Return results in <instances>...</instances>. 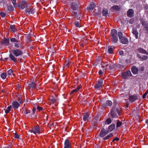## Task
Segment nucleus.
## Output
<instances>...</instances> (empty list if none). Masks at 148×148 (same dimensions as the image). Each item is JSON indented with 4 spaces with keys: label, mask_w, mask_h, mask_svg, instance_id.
<instances>
[{
    "label": "nucleus",
    "mask_w": 148,
    "mask_h": 148,
    "mask_svg": "<svg viewBox=\"0 0 148 148\" xmlns=\"http://www.w3.org/2000/svg\"><path fill=\"white\" fill-rule=\"evenodd\" d=\"M23 55L22 51L19 49H12L11 50V53L9 55V57L11 60L14 62H17V57L22 56Z\"/></svg>",
    "instance_id": "f257e3e1"
},
{
    "label": "nucleus",
    "mask_w": 148,
    "mask_h": 148,
    "mask_svg": "<svg viewBox=\"0 0 148 148\" xmlns=\"http://www.w3.org/2000/svg\"><path fill=\"white\" fill-rule=\"evenodd\" d=\"M111 34L112 42L114 43H116L118 40L117 31L115 29H112L111 31Z\"/></svg>",
    "instance_id": "f03ea898"
},
{
    "label": "nucleus",
    "mask_w": 148,
    "mask_h": 148,
    "mask_svg": "<svg viewBox=\"0 0 148 148\" xmlns=\"http://www.w3.org/2000/svg\"><path fill=\"white\" fill-rule=\"evenodd\" d=\"M110 112L111 116L113 118H117L120 115L119 110L118 109H116L115 111H114L112 110Z\"/></svg>",
    "instance_id": "7ed1b4c3"
},
{
    "label": "nucleus",
    "mask_w": 148,
    "mask_h": 148,
    "mask_svg": "<svg viewBox=\"0 0 148 148\" xmlns=\"http://www.w3.org/2000/svg\"><path fill=\"white\" fill-rule=\"evenodd\" d=\"M132 75L130 71H127L123 73L122 75V77L123 79H126Z\"/></svg>",
    "instance_id": "20e7f679"
},
{
    "label": "nucleus",
    "mask_w": 148,
    "mask_h": 148,
    "mask_svg": "<svg viewBox=\"0 0 148 148\" xmlns=\"http://www.w3.org/2000/svg\"><path fill=\"white\" fill-rule=\"evenodd\" d=\"M27 3L26 1H22L19 3L18 7L22 9L27 6Z\"/></svg>",
    "instance_id": "39448f33"
},
{
    "label": "nucleus",
    "mask_w": 148,
    "mask_h": 148,
    "mask_svg": "<svg viewBox=\"0 0 148 148\" xmlns=\"http://www.w3.org/2000/svg\"><path fill=\"white\" fill-rule=\"evenodd\" d=\"M79 3L77 1L71 4V9L74 10H76L79 7Z\"/></svg>",
    "instance_id": "423d86ee"
},
{
    "label": "nucleus",
    "mask_w": 148,
    "mask_h": 148,
    "mask_svg": "<svg viewBox=\"0 0 148 148\" xmlns=\"http://www.w3.org/2000/svg\"><path fill=\"white\" fill-rule=\"evenodd\" d=\"M71 144L68 139H66L64 141V148H71Z\"/></svg>",
    "instance_id": "0eeeda50"
},
{
    "label": "nucleus",
    "mask_w": 148,
    "mask_h": 148,
    "mask_svg": "<svg viewBox=\"0 0 148 148\" xmlns=\"http://www.w3.org/2000/svg\"><path fill=\"white\" fill-rule=\"evenodd\" d=\"M138 99L137 96L136 95H130L129 97V101L133 102Z\"/></svg>",
    "instance_id": "6e6552de"
},
{
    "label": "nucleus",
    "mask_w": 148,
    "mask_h": 148,
    "mask_svg": "<svg viewBox=\"0 0 148 148\" xmlns=\"http://www.w3.org/2000/svg\"><path fill=\"white\" fill-rule=\"evenodd\" d=\"M9 43V39H4L1 40V44L2 45L5 46H8Z\"/></svg>",
    "instance_id": "1a4fd4ad"
},
{
    "label": "nucleus",
    "mask_w": 148,
    "mask_h": 148,
    "mask_svg": "<svg viewBox=\"0 0 148 148\" xmlns=\"http://www.w3.org/2000/svg\"><path fill=\"white\" fill-rule=\"evenodd\" d=\"M95 87L97 89L99 88L102 87V80L101 79L98 80L95 85Z\"/></svg>",
    "instance_id": "9d476101"
},
{
    "label": "nucleus",
    "mask_w": 148,
    "mask_h": 148,
    "mask_svg": "<svg viewBox=\"0 0 148 148\" xmlns=\"http://www.w3.org/2000/svg\"><path fill=\"white\" fill-rule=\"evenodd\" d=\"M34 134H36V133H37L38 134H40V128L38 125H37L36 126L34 127Z\"/></svg>",
    "instance_id": "9b49d317"
},
{
    "label": "nucleus",
    "mask_w": 148,
    "mask_h": 148,
    "mask_svg": "<svg viewBox=\"0 0 148 148\" xmlns=\"http://www.w3.org/2000/svg\"><path fill=\"white\" fill-rule=\"evenodd\" d=\"M120 40L121 42L123 44H127L128 42V39L124 37L121 38Z\"/></svg>",
    "instance_id": "f8f14e48"
},
{
    "label": "nucleus",
    "mask_w": 148,
    "mask_h": 148,
    "mask_svg": "<svg viewBox=\"0 0 148 148\" xmlns=\"http://www.w3.org/2000/svg\"><path fill=\"white\" fill-rule=\"evenodd\" d=\"M95 7V3L93 2H91L90 3L89 7L87 8V9L88 10H92Z\"/></svg>",
    "instance_id": "ddd939ff"
},
{
    "label": "nucleus",
    "mask_w": 148,
    "mask_h": 148,
    "mask_svg": "<svg viewBox=\"0 0 148 148\" xmlns=\"http://www.w3.org/2000/svg\"><path fill=\"white\" fill-rule=\"evenodd\" d=\"M89 115L88 113H85L84 114L83 117V120L84 122H86L88 121Z\"/></svg>",
    "instance_id": "4468645a"
},
{
    "label": "nucleus",
    "mask_w": 148,
    "mask_h": 148,
    "mask_svg": "<svg viewBox=\"0 0 148 148\" xmlns=\"http://www.w3.org/2000/svg\"><path fill=\"white\" fill-rule=\"evenodd\" d=\"M127 15L128 16L130 17H132L134 15V11L132 9H130L127 13Z\"/></svg>",
    "instance_id": "2eb2a0df"
},
{
    "label": "nucleus",
    "mask_w": 148,
    "mask_h": 148,
    "mask_svg": "<svg viewBox=\"0 0 148 148\" xmlns=\"http://www.w3.org/2000/svg\"><path fill=\"white\" fill-rule=\"evenodd\" d=\"M19 105V104L17 101H14L12 103V107L14 109L17 108Z\"/></svg>",
    "instance_id": "dca6fc26"
},
{
    "label": "nucleus",
    "mask_w": 148,
    "mask_h": 148,
    "mask_svg": "<svg viewBox=\"0 0 148 148\" xmlns=\"http://www.w3.org/2000/svg\"><path fill=\"white\" fill-rule=\"evenodd\" d=\"M26 12L29 14H30V13L33 14L34 13V11L33 8H27Z\"/></svg>",
    "instance_id": "f3484780"
},
{
    "label": "nucleus",
    "mask_w": 148,
    "mask_h": 148,
    "mask_svg": "<svg viewBox=\"0 0 148 148\" xmlns=\"http://www.w3.org/2000/svg\"><path fill=\"white\" fill-rule=\"evenodd\" d=\"M137 56L141 60H146L148 58L147 56L145 55H143L141 56L139 54H138Z\"/></svg>",
    "instance_id": "a211bd4d"
},
{
    "label": "nucleus",
    "mask_w": 148,
    "mask_h": 148,
    "mask_svg": "<svg viewBox=\"0 0 148 148\" xmlns=\"http://www.w3.org/2000/svg\"><path fill=\"white\" fill-rule=\"evenodd\" d=\"M81 88L80 86H78L75 89H74L71 91L70 94L72 95L74 94L75 93L78 92Z\"/></svg>",
    "instance_id": "6ab92c4d"
},
{
    "label": "nucleus",
    "mask_w": 148,
    "mask_h": 148,
    "mask_svg": "<svg viewBox=\"0 0 148 148\" xmlns=\"http://www.w3.org/2000/svg\"><path fill=\"white\" fill-rule=\"evenodd\" d=\"M132 33L135 35L136 38L137 39L138 37V33L136 29L135 28H133Z\"/></svg>",
    "instance_id": "aec40b11"
},
{
    "label": "nucleus",
    "mask_w": 148,
    "mask_h": 148,
    "mask_svg": "<svg viewBox=\"0 0 148 148\" xmlns=\"http://www.w3.org/2000/svg\"><path fill=\"white\" fill-rule=\"evenodd\" d=\"M115 124H112L108 127V131L109 132L112 131L115 129Z\"/></svg>",
    "instance_id": "412c9836"
},
{
    "label": "nucleus",
    "mask_w": 148,
    "mask_h": 148,
    "mask_svg": "<svg viewBox=\"0 0 148 148\" xmlns=\"http://www.w3.org/2000/svg\"><path fill=\"white\" fill-rule=\"evenodd\" d=\"M81 20H79L78 21H75L74 23L76 27H80L81 26Z\"/></svg>",
    "instance_id": "4be33fe9"
},
{
    "label": "nucleus",
    "mask_w": 148,
    "mask_h": 148,
    "mask_svg": "<svg viewBox=\"0 0 148 148\" xmlns=\"http://www.w3.org/2000/svg\"><path fill=\"white\" fill-rule=\"evenodd\" d=\"M138 68L135 66H133L132 68L131 71L132 73L134 74H136L138 73Z\"/></svg>",
    "instance_id": "5701e85b"
},
{
    "label": "nucleus",
    "mask_w": 148,
    "mask_h": 148,
    "mask_svg": "<svg viewBox=\"0 0 148 148\" xmlns=\"http://www.w3.org/2000/svg\"><path fill=\"white\" fill-rule=\"evenodd\" d=\"M138 51L140 53L148 54V52L145 50L143 48H140L138 49Z\"/></svg>",
    "instance_id": "b1692460"
},
{
    "label": "nucleus",
    "mask_w": 148,
    "mask_h": 148,
    "mask_svg": "<svg viewBox=\"0 0 148 148\" xmlns=\"http://www.w3.org/2000/svg\"><path fill=\"white\" fill-rule=\"evenodd\" d=\"M28 86L29 88L33 89L36 87V85L34 82H32L29 84Z\"/></svg>",
    "instance_id": "393cba45"
},
{
    "label": "nucleus",
    "mask_w": 148,
    "mask_h": 148,
    "mask_svg": "<svg viewBox=\"0 0 148 148\" xmlns=\"http://www.w3.org/2000/svg\"><path fill=\"white\" fill-rule=\"evenodd\" d=\"M141 23L143 26L145 27V29H147L148 28V23L145 21H143Z\"/></svg>",
    "instance_id": "a878e982"
},
{
    "label": "nucleus",
    "mask_w": 148,
    "mask_h": 148,
    "mask_svg": "<svg viewBox=\"0 0 148 148\" xmlns=\"http://www.w3.org/2000/svg\"><path fill=\"white\" fill-rule=\"evenodd\" d=\"M108 14V11L106 9H104L102 11V14L103 16H106Z\"/></svg>",
    "instance_id": "bb28decb"
},
{
    "label": "nucleus",
    "mask_w": 148,
    "mask_h": 148,
    "mask_svg": "<svg viewBox=\"0 0 148 148\" xmlns=\"http://www.w3.org/2000/svg\"><path fill=\"white\" fill-rule=\"evenodd\" d=\"M10 30L13 32H14L16 31V29L15 28V27L13 25H10Z\"/></svg>",
    "instance_id": "cd10ccee"
},
{
    "label": "nucleus",
    "mask_w": 148,
    "mask_h": 148,
    "mask_svg": "<svg viewBox=\"0 0 148 148\" xmlns=\"http://www.w3.org/2000/svg\"><path fill=\"white\" fill-rule=\"evenodd\" d=\"M7 76L6 73H3L1 75V78L3 79H5Z\"/></svg>",
    "instance_id": "c85d7f7f"
},
{
    "label": "nucleus",
    "mask_w": 148,
    "mask_h": 148,
    "mask_svg": "<svg viewBox=\"0 0 148 148\" xmlns=\"http://www.w3.org/2000/svg\"><path fill=\"white\" fill-rule=\"evenodd\" d=\"M109 64V62L108 61L105 62L103 64H102V68L106 69V67L108 66Z\"/></svg>",
    "instance_id": "c756f323"
},
{
    "label": "nucleus",
    "mask_w": 148,
    "mask_h": 148,
    "mask_svg": "<svg viewBox=\"0 0 148 148\" xmlns=\"http://www.w3.org/2000/svg\"><path fill=\"white\" fill-rule=\"evenodd\" d=\"M112 133H110L109 135L104 137L103 139L104 140H106L109 138L110 137H111L112 136Z\"/></svg>",
    "instance_id": "7c9ffc66"
},
{
    "label": "nucleus",
    "mask_w": 148,
    "mask_h": 148,
    "mask_svg": "<svg viewBox=\"0 0 148 148\" xmlns=\"http://www.w3.org/2000/svg\"><path fill=\"white\" fill-rule=\"evenodd\" d=\"M10 40L11 42H15V43L19 42V41L18 40L15 38H10Z\"/></svg>",
    "instance_id": "2f4dec72"
},
{
    "label": "nucleus",
    "mask_w": 148,
    "mask_h": 148,
    "mask_svg": "<svg viewBox=\"0 0 148 148\" xmlns=\"http://www.w3.org/2000/svg\"><path fill=\"white\" fill-rule=\"evenodd\" d=\"M108 51L109 53L110 54H112L113 53V49L111 46H109L108 47Z\"/></svg>",
    "instance_id": "473e14b6"
},
{
    "label": "nucleus",
    "mask_w": 148,
    "mask_h": 148,
    "mask_svg": "<svg viewBox=\"0 0 148 148\" xmlns=\"http://www.w3.org/2000/svg\"><path fill=\"white\" fill-rule=\"evenodd\" d=\"M35 107L39 111H42V107L38 105L37 104L35 105Z\"/></svg>",
    "instance_id": "72a5a7b5"
},
{
    "label": "nucleus",
    "mask_w": 148,
    "mask_h": 148,
    "mask_svg": "<svg viewBox=\"0 0 148 148\" xmlns=\"http://www.w3.org/2000/svg\"><path fill=\"white\" fill-rule=\"evenodd\" d=\"M11 107V106H8L6 110H5V113L6 114L8 113L10 110V109Z\"/></svg>",
    "instance_id": "f704fd0d"
},
{
    "label": "nucleus",
    "mask_w": 148,
    "mask_h": 148,
    "mask_svg": "<svg viewBox=\"0 0 148 148\" xmlns=\"http://www.w3.org/2000/svg\"><path fill=\"white\" fill-rule=\"evenodd\" d=\"M8 75H14V74L13 73V71L12 69H10L8 71Z\"/></svg>",
    "instance_id": "c9c22d12"
},
{
    "label": "nucleus",
    "mask_w": 148,
    "mask_h": 148,
    "mask_svg": "<svg viewBox=\"0 0 148 148\" xmlns=\"http://www.w3.org/2000/svg\"><path fill=\"white\" fill-rule=\"evenodd\" d=\"M111 119L110 118H108L106 120L105 123L106 124H109L111 123Z\"/></svg>",
    "instance_id": "e433bc0d"
},
{
    "label": "nucleus",
    "mask_w": 148,
    "mask_h": 148,
    "mask_svg": "<svg viewBox=\"0 0 148 148\" xmlns=\"http://www.w3.org/2000/svg\"><path fill=\"white\" fill-rule=\"evenodd\" d=\"M8 10L9 11H12L13 10L14 8L11 5H10L8 7Z\"/></svg>",
    "instance_id": "4c0bfd02"
},
{
    "label": "nucleus",
    "mask_w": 148,
    "mask_h": 148,
    "mask_svg": "<svg viewBox=\"0 0 148 148\" xmlns=\"http://www.w3.org/2000/svg\"><path fill=\"white\" fill-rule=\"evenodd\" d=\"M64 66L66 67H68L69 66V61H66L64 64Z\"/></svg>",
    "instance_id": "58836bf2"
},
{
    "label": "nucleus",
    "mask_w": 148,
    "mask_h": 148,
    "mask_svg": "<svg viewBox=\"0 0 148 148\" xmlns=\"http://www.w3.org/2000/svg\"><path fill=\"white\" fill-rule=\"evenodd\" d=\"M72 16L74 18H76L77 16V13L76 12H73L72 14Z\"/></svg>",
    "instance_id": "ea45409f"
},
{
    "label": "nucleus",
    "mask_w": 148,
    "mask_h": 148,
    "mask_svg": "<svg viewBox=\"0 0 148 148\" xmlns=\"http://www.w3.org/2000/svg\"><path fill=\"white\" fill-rule=\"evenodd\" d=\"M118 36H119V39H120L121 38L123 37V36H122L123 33L121 32H118Z\"/></svg>",
    "instance_id": "a19ab883"
},
{
    "label": "nucleus",
    "mask_w": 148,
    "mask_h": 148,
    "mask_svg": "<svg viewBox=\"0 0 148 148\" xmlns=\"http://www.w3.org/2000/svg\"><path fill=\"white\" fill-rule=\"evenodd\" d=\"M113 9L116 10H118L120 9V8L119 6L117 5H115L112 7Z\"/></svg>",
    "instance_id": "79ce46f5"
},
{
    "label": "nucleus",
    "mask_w": 148,
    "mask_h": 148,
    "mask_svg": "<svg viewBox=\"0 0 148 148\" xmlns=\"http://www.w3.org/2000/svg\"><path fill=\"white\" fill-rule=\"evenodd\" d=\"M122 124V123L120 121H118L117 122V124H116V127L117 128H118L120 126H121Z\"/></svg>",
    "instance_id": "37998d69"
},
{
    "label": "nucleus",
    "mask_w": 148,
    "mask_h": 148,
    "mask_svg": "<svg viewBox=\"0 0 148 148\" xmlns=\"http://www.w3.org/2000/svg\"><path fill=\"white\" fill-rule=\"evenodd\" d=\"M19 42H15L14 43V47H15L17 48H19Z\"/></svg>",
    "instance_id": "c03bdc74"
},
{
    "label": "nucleus",
    "mask_w": 148,
    "mask_h": 148,
    "mask_svg": "<svg viewBox=\"0 0 148 148\" xmlns=\"http://www.w3.org/2000/svg\"><path fill=\"white\" fill-rule=\"evenodd\" d=\"M106 103L107 105L109 106H112V102L111 101H107Z\"/></svg>",
    "instance_id": "a18cd8bd"
},
{
    "label": "nucleus",
    "mask_w": 148,
    "mask_h": 148,
    "mask_svg": "<svg viewBox=\"0 0 148 148\" xmlns=\"http://www.w3.org/2000/svg\"><path fill=\"white\" fill-rule=\"evenodd\" d=\"M11 1L14 7H15L16 6V0H11Z\"/></svg>",
    "instance_id": "49530a36"
},
{
    "label": "nucleus",
    "mask_w": 148,
    "mask_h": 148,
    "mask_svg": "<svg viewBox=\"0 0 148 148\" xmlns=\"http://www.w3.org/2000/svg\"><path fill=\"white\" fill-rule=\"evenodd\" d=\"M148 93V91L147 90L146 92L144 94L143 96V98H145L146 97V96L147 95Z\"/></svg>",
    "instance_id": "de8ad7c7"
},
{
    "label": "nucleus",
    "mask_w": 148,
    "mask_h": 148,
    "mask_svg": "<svg viewBox=\"0 0 148 148\" xmlns=\"http://www.w3.org/2000/svg\"><path fill=\"white\" fill-rule=\"evenodd\" d=\"M0 14L2 18L5 17L6 15L3 12H0Z\"/></svg>",
    "instance_id": "09e8293b"
},
{
    "label": "nucleus",
    "mask_w": 148,
    "mask_h": 148,
    "mask_svg": "<svg viewBox=\"0 0 148 148\" xmlns=\"http://www.w3.org/2000/svg\"><path fill=\"white\" fill-rule=\"evenodd\" d=\"M81 16V13H79L78 14H77V16L76 17V18H77L78 20L80 19Z\"/></svg>",
    "instance_id": "8fccbe9b"
},
{
    "label": "nucleus",
    "mask_w": 148,
    "mask_h": 148,
    "mask_svg": "<svg viewBox=\"0 0 148 148\" xmlns=\"http://www.w3.org/2000/svg\"><path fill=\"white\" fill-rule=\"evenodd\" d=\"M36 108L35 107V105L33 107V108L32 110V113H33V114H35V111H36Z\"/></svg>",
    "instance_id": "3c124183"
},
{
    "label": "nucleus",
    "mask_w": 148,
    "mask_h": 148,
    "mask_svg": "<svg viewBox=\"0 0 148 148\" xmlns=\"http://www.w3.org/2000/svg\"><path fill=\"white\" fill-rule=\"evenodd\" d=\"M30 112V111L28 110V109H27L25 110V114H27L28 113H29Z\"/></svg>",
    "instance_id": "603ef678"
},
{
    "label": "nucleus",
    "mask_w": 148,
    "mask_h": 148,
    "mask_svg": "<svg viewBox=\"0 0 148 148\" xmlns=\"http://www.w3.org/2000/svg\"><path fill=\"white\" fill-rule=\"evenodd\" d=\"M14 137L15 138L18 139L19 138V135L16 133L14 134Z\"/></svg>",
    "instance_id": "864d4df0"
},
{
    "label": "nucleus",
    "mask_w": 148,
    "mask_h": 148,
    "mask_svg": "<svg viewBox=\"0 0 148 148\" xmlns=\"http://www.w3.org/2000/svg\"><path fill=\"white\" fill-rule=\"evenodd\" d=\"M50 100H51V101L53 103H54L56 101V99H51Z\"/></svg>",
    "instance_id": "5fc2aeb1"
},
{
    "label": "nucleus",
    "mask_w": 148,
    "mask_h": 148,
    "mask_svg": "<svg viewBox=\"0 0 148 148\" xmlns=\"http://www.w3.org/2000/svg\"><path fill=\"white\" fill-rule=\"evenodd\" d=\"M119 54L121 55H122L124 54L123 51H120L119 52Z\"/></svg>",
    "instance_id": "6e6d98bb"
},
{
    "label": "nucleus",
    "mask_w": 148,
    "mask_h": 148,
    "mask_svg": "<svg viewBox=\"0 0 148 148\" xmlns=\"http://www.w3.org/2000/svg\"><path fill=\"white\" fill-rule=\"evenodd\" d=\"M119 139L117 137L115 138L114 140H113V141L114 140H116V141H119Z\"/></svg>",
    "instance_id": "4d7b16f0"
},
{
    "label": "nucleus",
    "mask_w": 148,
    "mask_h": 148,
    "mask_svg": "<svg viewBox=\"0 0 148 148\" xmlns=\"http://www.w3.org/2000/svg\"><path fill=\"white\" fill-rule=\"evenodd\" d=\"M129 23L130 24H132L133 22V19H131L129 21Z\"/></svg>",
    "instance_id": "13d9d810"
},
{
    "label": "nucleus",
    "mask_w": 148,
    "mask_h": 148,
    "mask_svg": "<svg viewBox=\"0 0 148 148\" xmlns=\"http://www.w3.org/2000/svg\"><path fill=\"white\" fill-rule=\"evenodd\" d=\"M29 131L30 132H31V133H34V129L33 128V129H32V130H29Z\"/></svg>",
    "instance_id": "bf43d9fd"
},
{
    "label": "nucleus",
    "mask_w": 148,
    "mask_h": 148,
    "mask_svg": "<svg viewBox=\"0 0 148 148\" xmlns=\"http://www.w3.org/2000/svg\"><path fill=\"white\" fill-rule=\"evenodd\" d=\"M99 73L100 75V76L101 75H102V71L101 70H100L99 71Z\"/></svg>",
    "instance_id": "052dcab7"
},
{
    "label": "nucleus",
    "mask_w": 148,
    "mask_h": 148,
    "mask_svg": "<svg viewBox=\"0 0 148 148\" xmlns=\"http://www.w3.org/2000/svg\"><path fill=\"white\" fill-rule=\"evenodd\" d=\"M140 70H141V71H143V70H144V67H143V66H142V67H140Z\"/></svg>",
    "instance_id": "680f3d73"
},
{
    "label": "nucleus",
    "mask_w": 148,
    "mask_h": 148,
    "mask_svg": "<svg viewBox=\"0 0 148 148\" xmlns=\"http://www.w3.org/2000/svg\"><path fill=\"white\" fill-rule=\"evenodd\" d=\"M19 102L20 103H22V100L21 99H19V100H18Z\"/></svg>",
    "instance_id": "e2e57ef3"
},
{
    "label": "nucleus",
    "mask_w": 148,
    "mask_h": 148,
    "mask_svg": "<svg viewBox=\"0 0 148 148\" xmlns=\"http://www.w3.org/2000/svg\"><path fill=\"white\" fill-rule=\"evenodd\" d=\"M99 136L101 137H102V130H101L100 131Z\"/></svg>",
    "instance_id": "0e129e2a"
},
{
    "label": "nucleus",
    "mask_w": 148,
    "mask_h": 148,
    "mask_svg": "<svg viewBox=\"0 0 148 148\" xmlns=\"http://www.w3.org/2000/svg\"><path fill=\"white\" fill-rule=\"evenodd\" d=\"M129 104L128 103H126V105H125L127 107H128V106L129 105Z\"/></svg>",
    "instance_id": "69168bd1"
},
{
    "label": "nucleus",
    "mask_w": 148,
    "mask_h": 148,
    "mask_svg": "<svg viewBox=\"0 0 148 148\" xmlns=\"http://www.w3.org/2000/svg\"><path fill=\"white\" fill-rule=\"evenodd\" d=\"M111 1L113 2H115L116 1L115 0H111Z\"/></svg>",
    "instance_id": "338daca9"
},
{
    "label": "nucleus",
    "mask_w": 148,
    "mask_h": 148,
    "mask_svg": "<svg viewBox=\"0 0 148 148\" xmlns=\"http://www.w3.org/2000/svg\"><path fill=\"white\" fill-rule=\"evenodd\" d=\"M146 123L148 125V120H147L146 121Z\"/></svg>",
    "instance_id": "774afa93"
}]
</instances>
